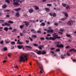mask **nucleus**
Instances as JSON below:
<instances>
[{
  "mask_svg": "<svg viewBox=\"0 0 76 76\" xmlns=\"http://www.w3.org/2000/svg\"><path fill=\"white\" fill-rule=\"evenodd\" d=\"M53 56H57V54H52Z\"/></svg>",
  "mask_w": 76,
  "mask_h": 76,
  "instance_id": "69168bd1",
  "label": "nucleus"
},
{
  "mask_svg": "<svg viewBox=\"0 0 76 76\" xmlns=\"http://www.w3.org/2000/svg\"><path fill=\"white\" fill-rule=\"evenodd\" d=\"M66 19V18H61V20L64 21Z\"/></svg>",
  "mask_w": 76,
  "mask_h": 76,
  "instance_id": "c03bdc74",
  "label": "nucleus"
},
{
  "mask_svg": "<svg viewBox=\"0 0 76 76\" xmlns=\"http://www.w3.org/2000/svg\"><path fill=\"white\" fill-rule=\"evenodd\" d=\"M20 10H21V8H18L17 9H14V10H15V11H16V12H18L19 11H20Z\"/></svg>",
  "mask_w": 76,
  "mask_h": 76,
  "instance_id": "ddd939ff",
  "label": "nucleus"
},
{
  "mask_svg": "<svg viewBox=\"0 0 76 76\" xmlns=\"http://www.w3.org/2000/svg\"><path fill=\"white\" fill-rule=\"evenodd\" d=\"M37 53L38 54V55H41L42 54V52L41 50H38L37 52Z\"/></svg>",
  "mask_w": 76,
  "mask_h": 76,
  "instance_id": "f8f14e48",
  "label": "nucleus"
},
{
  "mask_svg": "<svg viewBox=\"0 0 76 76\" xmlns=\"http://www.w3.org/2000/svg\"><path fill=\"white\" fill-rule=\"evenodd\" d=\"M46 54V52L45 51H43L42 53V54L44 55V54Z\"/></svg>",
  "mask_w": 76,
  "mask_h": 76,
  "instance_id": "e433bc0d",
  "label": "nucleus"
},
{
  "mask_svg": "<svg viewBox=\"0 0 76 76\" xmlns=\"http://www.w3.org/2000/svg\"><path fill=\"white\" fill-rule=\"evenodd\" d=\"M18 49H21L22 48H23V45L20 46L19 45L18 46Z\"/></svg>",
  "mask_w": 76,
  "mask_h": 76,
  "instance_id": "a211bd4d",
  "label": "nucleus"
},
{
  "mask_svg": "<svg viewBox=\"0 0 76 76\" xmlns=\"http://www.w3.org/2000/svg\"><path fill=\"white\" fill-rule=\"evenodd\" d=\"M56 47H57L58 48H63L64 47V45L63 44H61L60 45H56Z\"/></svg>",
  "mask_w": 76,
  "mask_h": 76,
  "instance_id": "6e6552de",
  "label": "nucleus"
},
{
  "mask_svg": "<svg viewBox=\"0 0 76 76\" xmlns=\"http://www.w3.org/2000/svg\"><path fill=\"white\" fill-rule=\"evenodd\" d=\"M4 21V20H0V22L1 23H3Z\"/></svg>",
  "mask_w": 76,
  "mask_h": 76,
  "instance_id": "cd10ccee",
  "label": "nucleus"
},
{
  "mask_svg": "<svg viewBox=\"0 0 76 76\" xmlns=\"http://www.w3.org/2000/svg\"><path fill=\"white\" fill-rule=\"evenodd\" d=\"M70 47H69V46H66L65 47V48L66 49H67V48H69Z\"/></svg>",
  "mask_w": 76,
  "mask_h": 76,
  "instance_id": "8fccbe9b",
  "label": "nucleus"
},
{
  "mask_svg": "<svg viewBox=\"0 0 76 76\" xmlns=\"http://www.w3.org/2000/svg\"><path fill=\"white\" fill-rule=\"evenodd\" d=\"M34 9L31 8L28 10V12L30 13H33V12H34Z\"/></svg>",
  "mask_w": 76,
  "mask_h": 76,
  "instance_id": "1a4fd4ad",
  "label": "nucleus"
},
{
  "mask_svg": "<svg viewBox=\"0 0 76 76\" xmlns=\"http://www.w3.org/2000/svg\"><path fill=\"white\" fill-rule=\"evenodd\" d=\"M15 1H16V2H15ZM13 2H15L13 3V5H15L17 6L20 5V4L19 3V2H20V1L19 0H13Z\"/></svg>",
  "mask_w": 76,
  "mask_h": 76,
  "instance_id": "7ed1b4c3",
  "label": "nucleus"
},
{
  "mask_svg": "<svg viewBox=\"0 0 76 76\" xmlns=\"http://www.w3.org/2000/svg\"><path fill=\"white\" fill-rule=\"evenodd\" d=\"M9 30H10H10H12V28L11 27H10V28H8Z\"/></svg>",
  "mask_w": 76,
  "mask_h": 76,
  "instance_id": "13d9d810",
  "label": "nucleus"
},
{
  "mask_svg": "<svg viewBox=\"0 0 76 76\" xmlns=\"http://www.w3.org/2000/svg\"><path fill=\"white\" fill-rule=\"evenodd\" d=\"M33 45L34 47H37V46H38V45L35 44H33Z\"/></svg>",
  "mask_w": 76,
  "mask_h": 76,
  "instance_id": "7c9ffc66",
  "label": "nucleus"
},
{
  "mask_svg": "<svg viewBox=\"0 0 76 76\" xmlns=\"http://www.w3.org/2000/svg\"><path fill=\"white\" fill-rule=\"evenodd\" d=\"M40 39L41 40H44L45 39L44 37H41Z\"/></svg>",
  "mask_w": 76,
  "mask_h": 76,
  "instance_id": "f704fd0d",
  "label": "nucleus"
},
{
  "mask_svg": "<svg viewBox=\"0 0 76 76\" xmlns=\"http://www.w3.org/2000/svg\"><path fill=\"white\" fill-rule=\"evenodd\" d=\"M23 26H24L23 25H20V28L21 29H22V28H23Z\"/></svg>",
  "mask_w": 76,
  "mask_h": 76,
  "instance_id": "72a5a7b5",
  "label": "nucleus"
},
{
  "mask_svg": "<svg viewBox=\"0 0 76 76\" xmlns=\"http://www.w3.org/2000/svg\"><path fill=\"white\" fill-rule=\"evenodd\" d=\"M66 54L68 56H70V55L69 53H66Z\"/></svg>",
  "mask_w": 76,
  "mask_h": 76,
  "instance_id": "774afa93",
  "label": "nucleus"
},
{
  "mask_svg": "<svg viewBox=\"0 0 76 76\" xmlns=\"http://www.w3.org/2000/svg\"><path fill=\"white\" fill-rule=\"evenodd\" d=\"M35 10H39V7H37V6L35 5L34 6Z\"/></svg>",
  "mask_w": 76,
  "mask_h": 76,
  "instance_id": "4be33fe9",
  "label": "nucleus"
},
{
  "mask_svg": "<svg viewBox=\"0 0 76 76\" xmlns=\"http://www.w3.org/2000/svg\"><path fill=\"white\" fill-rule=\"evenodd\" d=\"M49 15L51 16H53V17L56 16V14L55 12H54L53 14L52 13H50Z\"/></svg>",
  "mask_w": 76,
  "mask_h": 76,
  "instance_id": "423d86ee",
  "label": "nucleus"
},
{
  "mask_svg": "<svg viewBox=\"0 0 76 76\" xmlns=\"http://www.w3.org/2000/svg\"><path fill=\"white\" fill-rule=\"evenodd\" d=\"M56 33H54L53 34V37H50V39H52L53 41H54V40H56V38L57 37H58V35H56Z\"/></svg>",
  "mask_w": 76,
  "mask_h": 76,
  "instance_id": "f03ea898",
  "label": "nucleus"
},
{
  "mask_svg": "<svg viewBox=\"0 0 76 76\" xmlns=\"http://www.w3.org/2000/svg\"><path fill=\"white\" fill-rule=\"evenodd\" d=\"M66 36L67 37H69V38H72V36L71 35L69 34H66Z\"/></svg>",
  "mask_w": 76,
  "mask_h": 76,
  "instance_id": "393cba45",
  "label": "nucleus"
},
{
  "mask_svg": "<svg viewBox=\"0 0 76 76\" xmlns=\"http://www.w3.org/2000/svg\"><path fill=\"white\" fill-rule=\"evenodd\" d=\"M47 37H51V35L50 34H48L47 35Z\"/></svg>",
  "mask_w": 76,
  "mask_h": 76,
  "instance_id": "6e6d98bb",
  "label": "nucleus"
},
{
  "mask_svg": "<svg viewBox=\"0 0 76 76\" xmlns=\"http://www.w3.org/2000/svg\"><path fill=\"white\" fill-rule=\"evenodd\" d=\"M66 9H68L69 8V6H67L66 7Z\"/></svg>",
  "mask_w": 76,
  "mask_h": 76,
  "instance_id": "5fc2aeb1",
  "label": "nucleus"
},
{
  "mask_svg": "<svg viewBox=\"0 0 76 76\" xmlns=\"http://www.w3.org/2000/svg\"><path fill=\"white\" fill-rule=\"evenodd\" d=\"M4 51H6L7 50V48H4Z\"/></svg>",
  "mask_w": 76,
  "mask_h": 76,
  "instance_id": "ea45409f",
  "label": "nucleus"
},
{
  "mask_svg": "<svg viewBox=\"0 0 76 76\" xmlns=\"http://www.w3.org/2000/svg\"><path fill=\"white\" fill-rule=\"evenodd\" d=\"M4 29L5 31H8V29H9V28H8L7 27H5L4 28Z\"/></svg>",
  "mask_w": 76,
  "mask_h": 76,
  "instance_id": "5701e85b",
  "label": "nucleus"
},
{
  "mask_svg": "<svg viewBox=\"0 0 76 76\" xmlns=\"http://www.w3.org/2000/svg\"><path fill=\"white\" fill-rule=\"evenodd\" d=\"M16 31V29H14L13 31H12V32H15Z\"/></svg>",
  "mask_w": 76,
  "mask_h": 76,
  "instance_id": "37998d69",
  "label": "nucleus"
},
{
  "mask_svg": "<svg viewBox=\"0 0 76 76\" xmlns=\"http://www.w3.org/2000/svg\"><path fill=\"white\" fill-rule=\"evenodd\" d=\"M31 32H34V31H35V30L34 29H32L31 30Z\"/></svg>",
  "mask_w": 76,
  "mask_h": 76,
  "instance_id": "052dcab7",
  "label": "nucleus"
},
{
  "mask_svg": "<svg viewBox=\"0 0 76 76\" xmlns=\"http://www.w3.org/2000/svg\"><path fill=\"white\" fill-rule=\"evenodd\" d=\"M15 44V42H12L11 43V44H12V45H14V44Z\"/></svg>",
  "mask_w": 76,
  "mask_h": 76,
  "instance_id": "4c0bfd02",
  "label": "nucleus"
},
{
  "mask_svg": "<svg viewBox=\"0 0 76 76\" xmlns=\"http://www.w3.org/2000/svg\"><path fill=\"white\" fill-rule=\"evenodd\" d=\"M32 37H33V38H36L37 36L36 35H32Z\"/></svg>",
  "mask_w": 76,
  "mask_h": 76,
  "instance_id": "a19ab883",
  "label": "nucleus"
},
{
  "mask_svg": "<svg viewBox=\"0 0 76 76\" xmlns=\"http://www.w3.org/2000/svg\"><path fill=\"white\" fill-rule=\"evenodd\" d=\"M59 43H60V42H55V44H57V45H59Z\"/></svg>",
  "mask_w": 76,
  "mask_h": 76,
  "instance_id": "c9c22d12",
  "label": "nucleus"
},
{
  "mask_svg": "<svg viewBox=\"0 0 76 76\" xmlns=\"http://www.w3.org/2000/svg\"><path fill=\"white\" fill-rule=\"evenodd\" d=\"M73 61V62H75V61H76V60L75 59H73L72 60Z\"/></svg>",
  "mask_w": 76,
  "mask_h": 76,
  "instance_id": "bf43d9fd",
  "label": "nucleus"
},
{
  "mask_svg": "<svg viewBox=\"0 0 76 76\" xmlns=\"http://www.w3.org/2000/svg\"><path fill=\"white\" fill-rule=\"evenodd\" d=\"M5 1L7 2V3L8 4H10V1L9 0H6Z\"/></svg>",
  "mask_w": 76,
  "mask_h": 76,
  "instance_id": "c85d7f7f",
  "label": "nucleus"
},
{
  "mask_svg": "<svg viewBox=\"0 0 76 76\" xmlns=\"http://www.w3.org/2000/svg\"><path fill=\"white\" fill-rule=\"evenodd\" d=\"M56 38H58L59 39H60V38H61V37H56Z\"/></svg>",
  "mask_w": 76,
  "mask_h": 76,
  "instance_id": "4d7b16f0",
  "label": "nucleus"
},
{
  "mask_svg": "<svg viewBox=\"0 0 76 76\" xmlns=\"http://www.w3.org/2000/svg\"><path fill=\"white\" fill-rule=\"evenodd\" d=\"M22 32L23 33L25 34V33H26V31L25 30H24Z\"/></svg>",
  "mask_w": 76,
  "mask_h": 76,
  "instance_id": "338daca9",
  "label": "nucleus"
},
{
  "mask_svg": "<svg viewBox=\"0 0 76 76\" xmlns=\"http://www.w3.org/2000/svg\"><path fill=\"white\" fill-rule=\"evenodd\" d=\"M62 6H63V7H66V6H67V5H68V4H67L65 3H62Z\"/></svg>",
  "mask_w": 76,
  "mask_h": 76,
  "instance_id": "f3484780",
  "label": "nucleus"
},
{
  "mask_svg": "<svg viewBox=\"0 0 76 76\" xmlns=\"http://www.w3.org/2000/svg\"><path fill=\"white\" fill-rule=\"evenodd\" d=\"M8 22L9 23H13V22L12 21H9Z\"/></svg>",
  "mask_w": 76,
  "mask_h": 76,
  "instance_id": "a878e982",
  "label": "nucleus"
},
{
  "mask_svg": "<svg viewBox=\"0 0 76 76\" xmlns=\"http://www.w3.org/2000/svg\"><path fill=\"white\" fill-rule=\"evenodd\" d=\"M7 7V5L6 4H4L2 6V8L3 9H6Z\"/></svg>",
  "mask_w": 76,
  "mask_h": 76,
  "instance_id": "dca6fc26",
  "label": "nucleus"
},
{
  "mask_svg": "<svg viewBox=\"0 0 76 76\" xmlns=\"http://www.w3.org/2000/svg\"><path fill=\"white\" fill-rule=\"evenodd\" d=\"M3 40H2V41H1L0 42V44H3Z\"/></svg>",
  "mask_w": 76,
  "mask_h": 76,
  "instance_id": "603ef678",
  "label": "nucleus"
},
{
  "mask_svg": "<svg viewBox=\"0 0 76 76\" xmlns=\"http://www.w3.org/2000/svg\"><path fill=\"white\" fill-rule=\"evenodd\" d=\"M25 47L26 48H28L27 49V50H29L31 51V49H32V47L31 46H26Z\"/></svg>",
  "mask_w": 76,
  "mask_h": 76,
  "instance_id": "0eeeda50",
  "label": "nucleus"
},
{
  "mask_svg": "<svg viewBox=\"0 0 76 76\" xmlns=\"http://www.w3.org/2000/svg\"><path fill=\"white\" fill-rule=\"evenodd\" d=\"M15 16H17V18L19 17V16H20V14L18 12H17L15 14Z\"/></svg>",
  "mask_w": 76,
  "mask_h": 76,
  "instance_id": "2eb2a0df",
  "label": "nucleus"
},
{
  "mask_svg": "<svg viewBox=\"0 0 76 76\" xmlns=\"http://www.w3.org/2000/svg\"><path fill=\"white\" fill-rule=\"evenodd\" d=\"M40 26H45V23H41L40 25Z\"/></svg>",
  "mask_w": 76,
  "mask_h": 76,
  "instance_id": "b1692460",
  "label": "nucleus"
},
{
  "mask_svg": "<svg viewBox=\"0 0 76 76\" xmlns=\"http://www.w3.org/2000/svg\"><path fill=\"white\" fill-rule=\"evenodd\" d=\"M37 64L38 66L39 67V69H41L42 70H43V68H42V66L41 64V63L39 62L38 61H37Z\"/></svg>",
  "mask_w": 76,
  "mask_h": 76,
  "instance_id": "20e7f679",
  "label": "nucleus"
},
{
  "mask_svg": "<svg viewBox=\"0 0 76 76\" xmlns=\"http://www.w3.org/2000/svg\"><path fill=\"white\" fill-rule=\"evenodd\" d=\"M29 23H26L25 24V25L26 26H28V25H29Z\"/></svg>",
  "mask_w": 76,
  "mask_h": 76,
  "instance_id": "09e8293b",
  "label": "nucleus"
},
{
  "mask_svg": "<svg viewBox=\"0 0 76 76\" xmlns=\"http://www.w3.org/2000/svg\"><path fill=\"white\" fill-rule=\"evenodd\" d=\"M54 25H55V26H57V25H58V23H54Z\"/></svg>",
  "mask_w": 76,
  "mask_h": 76,
  "instance_id": "864d4df0",
  "label": "nucleus"
},
{
  "mask_svg": "<svg viewBox=\"0 0 76 76\" xmlns=\"http://www.w3.org/2000/svg\"><path fill=\"white\" fill-rule=\"evenodd\" d=\"M47 6L50 7V6H52V4H47Z\"/></svg>",
  "mask_w": 76,
  "mask_h": 76,
  "instance_id": "c756f323",
  "label": "nucleus"
},
{
  "mask_svg": "<svg viewBox=\"0 0 76 76\" xmlns=\"http://www.w3.org/2000/svg\"><path fill=\"white\" fill-rule=\"evenodd\" d=\"M73 51H74V52H76V50H75V48L69 50V52H72Z\"/></svg>",
  "mask_w": 76,
  "mask_h": 76,
  "instance_id": "4468645a",
  "label": "nucleus"
},
{
  "mask_svg": "<svg viewBox=\"0 0 76 76\" xmlns=\"http://www.w3.org/2000/svg\"><path fill=\"white\" fill-rule=\"evenodd\" d=\"M61 58L62 59H64V57L63 56V55H61Z\"/></svg>",
  "mask_w": 76,
  "mask_h": 76,
  "instance_id": "473e14b6",
  "label": "nucleus"
},
{
  "mask_svg": "<svg viewBox=\"0 0 76 76\" xmlns=\"http://www.w3.org/2000/svg\"><path fill=\"white\" fill-rule=\"evenodd\" d=\"M26 43H29V41L28 40H26Z\"/></svg>",
  "mask_w": 76,
  "mask_h": 76,
  "instance_id": "49530a36",
  "label": "nucleus"
},
{
  "mask_svg": "<svg viewBox=\"0 0 76 76\" xmlns=\"http://www.w3.org/2000/svg\"><path fill=\"white\" fill-rule=\"evenodd\" d=\"M62 13H63V14H64L65 16L67 17H68V14L67 13H66L65 12H62Z\"/></svg>",
  "mask_w": 76,
  "mask_h": 76,
  "instance_id": "9d476101",
  "label": "nucleus"
},
{
  "mask_svg": "<svg viewBox=\"0 0 76 76\" xmlns=\"http://www.w3.org/2000/svg\"><path fill=\"white\" fill-rule=\"evenodd\" d=\"M6 17H7L8 18H9V17H10V16H9V15H6Z\"/></svg>",
  "mask_w": 76,
  "mask_h": 76,
  "instance_id": "680f3d73",
  "label": "nucleus"
},
{
  "mask_svg": "<svg viewBox=\"0 0 76 76\" xmlns=\"http://www.w3.org/2000/svg\"><path fill=\"white\" fill-rule=\"evenodd\" d=\"M59 31H61V32H63V31H64V29H60L59 30Z\"/></svg>",
  "mask_w": 76,
  "mask_h": 76,
  "instance_id": "a18cd8bd",
  "label": "nucleus"
},
{
  "mask_svg": "<svg viewBox=\"0 0 76 76\" xmlns=\"http://www.w3.org/2000/svg\"><path fill=\"white\" fill-rule=\"evenodd\" d=\"M58 34H61V35H62L63 34V33L61 32H58Z\"/></svg>",
  "mask_w": 76,
  "mask_h": 76,
  "instance_id": "e2e57ef3",
  "label": "nucleus"
},
{
  "mask_svg": "<svg viewBox=\"0 0 76 76\" xmlns=\"http://www.w3.org/2000/svg\"><path fill=\"white\" fill-rule=\"evenodd\" d=\"M27 57L28 55H27V54L26 53H24L20 56L19 61L20 62H22V61L25 62V61H27V60H28V58H27Z\"/></svg>",
  "mask_w": 76,
  "mask_h": 76,
  "instance_id": "f257e3e1",
  "label": "nucleus"
},
{
  "mask_svg": "<svg viewBox=\"0 0 76 76\" xmlns=\"http://www.w3.org/2000/svg\"><path fill=\"white\" fill-rule=\"evenodd\" d=\"M67 25L68 26H70V25H72V24L71 23V22H70V21H69L68 23L67 24Z\"/></svg>",
  "mask_w": 76,
  "mask_h": 76,
  "instance_id": "412c9836",
  "label": "nucleus"
},
{
  "mask_svg": "<svg viewBox=\"0 0 76 76\" xmlns=\"http://www.w3.org/2000/svg\"><path fill=\"white\" fill-rule=\"evenodd\" d=\"M29 38H30L31 41H33V39H31V37H29Z\"/></svg>",
  "mask_w": 76,
  "mask_h": 76,
  "instance_id": "3c124183",
  "label": "nucleus"
},
{
  "mask_svg": "<svg viewBox=\"0 0 76 76\" xmlns=\"http://www.w3.org/2000/svg\"><path fill=\"white\" fill-rule=\"evenodd\" d=\"M44 46V45H40L38 47V48L39 50H42V48H43Z\"/></svg>",
  "mask_w": 76,
  "mask_h": 76,
  "instance_id": "9b49d317",
  "label": "nucleus"
},
{
  "mask_svg": "<svg viewBox=\"0 0 76 76\" xmlns=\"http://www.w3.org/2000/svg\"><path fill=\"white\" fill-rule=\"evenodd\" d=\"M37 32L38 34H41V31L38 30L37 31Z\"/></svg>",
  "mask_w": 76,
  "mask_h": 76,
  "instance_id": "58836bf2",
  "label": "nucleus"
},
{
  "mask_svg": "<svg viewBox=\"0 0 76 76\" xmlns=\"http://www.w3.org/2000/svg\"><path fill=\"white\" fill-rule=\"evenodd\" d=\"M17 44H23V43L20 42H17Z\"/></svg>",
  "mask_w": 76,
  "mask_h": 76,
  "instance_id": "79ce46f5",
  "label": "nucleus"
},
{
  "mask_svg": "<svg viewBox=\"0 0 76 76\" xmlns=\"http://www.w3.org/2000/svg\"><path fill=\"white\" fill-rule=\"evenodd\" d=\"M50 37L49 38L48 37H46V39H47L48 40H49V39H50V40H51V39H50Z\"/></svg>",
  "mask_w": 76,
  "mask_h": 76,
  "instance_id": "bb28decb",
  "label": "nucleus"
},
{
  "mask_svg": "<svg viewBox=\"0 0 76 76\" xmlns=\"http://www.w3.org/2000/svg\"><path fill=\"white\" fill-rule=\"evenodd\" d=\"M42 1H43V2H45L46 1H47V0H42Z\"/></svg>",
  "mask_w": 76,
  "mask_h": 76,
  "instance_id": "0e129e2a",
  "label": "nucleus"
},
{
  "mask_svg": "<svg viewBox=\"0 0 76 76\" xmlns=\"http://www.w3.org/2000/svg\"><path fill=\"white\" fill-rule=\"evenodd\" d=\"M45 10L46 11V12H49L50 11V9L47 8H45Z\"/></svg>",
  "mask_w": 76,
  "mask_h": 76,
  "instance_id": "aec40b11",
  "label": "nucleus"
},
{
  "mask_svg": "<svg viewBox=\"0 0 76 76\" xmlns=\"http://www.w3.org/2000/svg\"><path fill=\"white\" fill-rule=\"evenodd\" d=\"M4 25L6 26H10V24L9 23H5Z\"/></svg>",
  "mask_w": 76,
  "mask_h": 76,
  "instance_id": "6ab92c4d",
  "label": "nucleus"
},
{
  "mask_svg": "<svg viewBox=\"0 0 76 76\" xmlns=\"http://www.w3.org/2000/svg\"><path fill=\"white\" fill-rule=\"evenodd\" d=\"M48 29H49L50 30H47V32L48 33H50V32H51V33H53L54 32V30L52 29H51V28L49 27Z\"/></svg>",
  "mask_w": 76,
  "mask_h": 76,
  "instance_id": "39448f33",
  "label": "nucleus"
},
{
  "mask_svg": "<svg viewBox=\"0 0 76 76\" xmlns=\"http://www.w3.org/2000/svg\"><path fill=\"white\" fill-rule=\"evenodd\" d=\"M56 52H60V50L59 49H56Z\"/></svg>",
  "mask_w": 76,
  "mask_h": 76,
  "instance_id": "2f4dec72",
  "label": "nucleus"
},
{
  "mask_svg": "<svg viewBox=\"0 0 76 76\" xmlns=\"http://www.w3.org/2000/svg\"><path fill=\"white\" fill-rule=\"evenodd\" d=\"M20 37H22L23 36V33H20Z\"/></svg>",
  "mask_w": 76,
  "mask_h": 76,
  "instance_id": "de8ad7c7",
  "label": "nucleus"
}]
</instances>
